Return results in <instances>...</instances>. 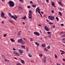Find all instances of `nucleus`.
<instances>
[{"mask_svg":"<svg viewBox=\"0 0 65 65\" xmlns=\"http://www.w3.org/2000/svg\"><path fill=\"white\" fill-rule=\"evenodd\" d=\"M30 40V41H33V39L32 38H31Z\"/></svg>","mask_w":65,"mask_h":65,"instance_id":"a19ab883","label":"nucleus"},{"mask_svg":"<svg viewBox=\"0 0 65 65\" xmlns=\"http://www.w3.org/2000/svg\"><path fill=\"white\" fill-rule=\"evenodd\" d=\"M56 19L58 21L59 20V18H58V17H56Z\"/></svg>","mask_w":65,"mask_h":65,"instance_id":"7c9ffc66","label":"nucleus"},{"mask_svg":"<svg viewBox=\"0 0 65 65\" xmlns=\"http://www.w3.org/2000/svg\"><path fill=\"white\" fill-rule=\"evenodd\" d=\"M13 51H15V50H16L14 49V48H13Z\"/></svg>","mask_w":65,"mask_h":65,"instance_id":"0e129e2a","label":"nucleus"},{"mask_svg":"<svg viewBox=\"0 0 65 65\" xmlns=\"http://www.w3.org/2000/svg\"><path fill=\"white\" fill-rule=\"evenodd\" d=\"M49 24L50 25H53V23L52 22H49Z\"/></svg>","mask_w":65,"mask_h":65,"instance_id":"c85d7f7f","label":"nucleus"},{"mask_svg":"<svg viewBox=\"0 0 65 65\" xmlns=\"http://www.w3.org/2000/svg\"><path fill=\"white\" fill-rule=\"evenodd\" d=\"M5 14L4 12H2V14H1V15L2 17H4V16H5Z\"/></svg>","mask_w":65,"mask_h":65,"instance_id":"1a4fd4ad","label":"nucleus"},{"mask_svg":"<svg viewBox=\"0 0 65 65\" xmlns=\"http://www.w3.org/2000/svg\"><path fill=\"white\" fill-rule=\"evenodd\" d=\"M48 37L50 38H51V34H50L49 35H48Z\"/></svg>","mask_w":65,"mask_h":65,"instance_id":"6ab92c4d","label":"nucleus"},{"mask_svg":"<svg viewBox=\"0 0 65 65\" xmlns=\"http://www.w3.org/2000/svg\"><path fill=\"white\" fill-rule=\"evenodd\" d=\"M9 15L10 17H11L12 18H13L15 20H16V19H18V17L17 16L14 15L13 16V15H11V13H9Z\"/></svg>","mask_w":65,"mask_h":65,"instance_id":"f03ea898","label":"nucleus"},{"mask_svg":"<svg viewBox=\"0 0 65 65\" xmlns=\"http://www.w3.org/2000/svg\"><path fill=\"white\" fill-rule=\"evenodd\" d=\"M23 25H25V23L24 22H23Z\"/></svg>","mask_w":65,"mask_h":65,"instance_id":"6e6d98bb","label":"nucleus"},{"mask_svg":"<svg viewBox=\"0 0 65 65\" xmlns=\"http://www.w3.org/2000/svg\"><path fill=\"white\" fill-rule=\"evenodd\" d=\"M47 48L48 49H50V48H51V46H48Z\"/></svg>","mask_w":65,"mask_h":65,"instance_id":"b1692460","label":"nucleus"},{"mask_svg":"<svg viewBox=\"0 0 65 65\" xmlns=\"http://www.w3.org/2000/svg\"><path fill=\"white\" fill-rule=\"evenodd\" d=\"M65 33V32H60V35H61L62 34V33Z\"/></svg>","mask_w":65,"mask_h":65,"instance_id":"393cba45","label":"nucleus"},{"mask_svg":"<svg viewBox=\"0 0 65 65\" xmlns=\"http://www.w3.org/2000/svg\"><path fill=\"white\" fill-rule=\"evenodd\" d=\"M29 13H32V11L31 10H30L29 11Z\"/></svg>","mask_w":65,"mask_h":65,"instance_id":"864d4df0","label":"nucleus"},{"mask_svg":"<svg viewBox=\"0 0 65 65\" xmlns=\"http://www.w3.org/2000/svg\"><path fill=\"white\" fill-rule=\"evenodd\" d=\"M36 13H37V12H38V11H40L41 10L39 8H36Z\"/></svg>","mask_w":65,"mask_h":65,"instance_id":"9d476101","label":"nucleus"},{"mask_svg":"<svg viewBox=\"0 0 65 65\" xmlns=\"http://www.w3.org/2000/svg\"><path fill=\"white\" fill-rule=\"evenodd\" d=\"M62 53L63 54H65V52H64V51H63L62 52Z\"/></svg>","mask_w":65,"mask_h":65,"instance_id":"4d7b16f0","label":"nucleus"},{"mask_svg":"<svg viewBox=\"0 0 65 65\" xmlns=\"http://www.w3.org/2000/svg\"><path fill=\"white\" fill-rule=\"evenodd\" d=\"M9 22H10V23H13V22L12 21L10 20H9Z\"/></svg>","mask_w":65,"mask_h":65,"instance_id":"4c0bfd02","label":"nucleus"},{"mask_svg":"<svg viewBox=\"0 0 65 65\" xmlns=\"http://www.w3.org/2000/svg\"><path fill=\"white\" fill-rule=\"evenodd\" d=\"M26 50L27 51H28L29 50V48H28V47L27 48Z\"/></svg>","mask_w":65,"mask_h":65,"instance_id":"473e14b6","label":"nucleus"},{"mask_svg":"<svg viewBox=\"0 0 65 65\" xmlns=\"http://www.w3.org/2000/svg\"><path fill=\"white\" fill-rule=\"evenodd\" d=\"M5 60L6 61V62H9V61L7 60V59H5Z\"/></svg>","mask_w":65,"mask_h":65,"instance_id":"aec40b11","label":"nucleus"},{"mask_svg":"<svg viewBox=\"0 0 65 65\" xmlns=\"http://www.w3.org/2000/svg\"><path fill=\"white\" fill-rule=\"evenodd\" d=\"M21 2H24V1L23 0H19Z\"/></svg>","mask_w":65,"mask_h":65,"instance_id":"58836bf2","label":"nucleus"},{"mask_svg":"<svg viewBox=\"0 0 65 65\" xmlns=\"http://www.w3.org/2000/svg\"><path fill=\"white\" fill-rule=\"evenodd\" d=\"M62 60L63 61H65V59H62Z\"/></svg>","mask_w":65,"mask_h":65,"instance_id":"680f3d73","label":"nucleus"},{"mask_svg":"<svg viewBox=\"0 0 65 65\" xmlns=\"http://www.w3.org/2000/svg\"><path fill=\"white\" fill-rule=\"evenodd\" d=\"M39 56H40V57H42V56H43L42 54L39 55Z\"/></svg>","mask_w":65,"mask_h":65,"instance_id":"e433bc0d","label":"nucleus"},{"mask_svg":"<svg viewBox=\"0 0 65 65\" xmlns=\"http://www.w3.org/2000/svg\"><path fill=\"white\" fill-rule=\"evenodd\" d=\"M10 40L11 41H12V42H14L15 41L14 40H13L12 39H11Z\"/></svg>","mask_w":65,"mask_h":65,"instance_id":"f3484780","label":"nucleus"},{"mask_svg":"<svg viewBox=\"0 0 65 65\" xmlns=\"http://www.w3.org/2000/svg\"><path fill=\"white\" fill-rule=\"evenodd\" d=\"M65 37V34L61 36V37Z\"/></svg>","mask_w":65,"mask_h":65,"instance_id":"c9c22d12","label":"nucleus"},{"mask_svg":"<svg viewBox=\"0 0 65 65\" xmlns=\"http://www.w3.org/2000/svg\"><path fill=\"white\" fill-rule=\"evenodd\" d=\"M28 15L30 17H31L32 16V13H29L28 14Z\"/></svg>","mask_w":65,"mask_h":65,"instance_id":"a211bd4d","label":"nucleus"},{"mask_svg":"<svg viewBox=\"0 0 65 65\" xmlns=\"http://www.w3.org/2000/svg\"><path fill=\"white\" fill-rule=\"evenodd\" d=\"M43 61L44 63H46V60L44 59H43Z\"/></svg>","mask_w":65,"mask_h":65,"instance_id":"bb28decb","label":"nucleus"},{"mask_svg":"<svg viewBox=\"0 0 65 65\" xmlns=\"http://www.w3.org/2000/svg\"><path fill=\"white\" fill-rule=\"evenodd\" d=\"M30 3H33V2H32L31 1H30Z\"/></svg>","mask_w":65,"mask_h":65,"instance_id":"69168bd1","label":"nucleus"},{"mask_svg":"<svg viewBox=\"0 0 65 65\" xmlns=\"http://www.w3.org/2000/svg\"><path fill=\"white\" fill-rule=\"evenodd\" d=\"M14 59H16V60H17V59H18L16 57H14Z\"/></svg>","mask_w":65,"mask_h":65,"instance_id":"13d9d810","label":"nucleus"},{"mask_svg":"<svg viewBox=\"0 0 65 65\" xmlns=\"http://www.w3.org/2000/svg\"><path fill=\"white\" fill-rule=\"evenodd\" d=\"M8 3L9 4L10 7H13L14 6V4L13 2L10 1L8 2Z\"/></svg>","mask_w":65,"mask_h":65,"instance_id":"f257e3e1","label":"nucleus"},{"mask_svg":"<svg viewBox=\"0 0 65 65\" xmlns=\"http://www.w3.org/2000/svg\"><path fill=\"white\" fill-rule=\"evenodd\" d=\"M44 51H45V52H47L48 51V50L47 49H46V48H45L44 49Z\"/></svg>","mask_w":65,"mask_h":65,"instance_id":"2eb2a0df","label":"nucleus"},{"mask_svg":"<svg viewBox=\"0 0 65 65\" xmlns=\"http://www.w3.org/2000/svg\"><path fill=\"white\" fill-rule=\"evenodd\" d=\"M20 32H19L18 34V36H20Z\"/></svg>","mask_w":65,"mask_h":65,"instance_id":"c756f323","label":"nucleus"},{"mask_svg":"<svg viewBox=\"0 0 65 65\" xmlns=\"http://www.w3.org/2000/svg\"><path fill=\"white\" fill-rule=\"evenodd\" d=\"M44 29L45 30H46L47 31H49L50 30L48 27H46V26H45Z\"/></svg>","mask_w":65,"mask_h":65,"instance_id":"423d86ee","label":"nucleus"},{"mask_svg":"<svg viewBox=\"0 0 65 65\" xmlns=\"http://www.w3.org/2000/svg\"><path fill=\"white\" fill-rule=\"evenodd\" d=\"M47 34H51V32H47Z\"/></svg>","mask_w":65,"mask_h":65,"instance_id":"c03bdc74","label":"nucleus"},{"mask_svg":"<svg viewBox=\"0 0 65 65\" xmlns=\"http://www.w3.org/2000/svg\"><path fill=\"white\" fill-rule=\"evenodd\" d=\"M41 13H42V14H43V13H44L43 12L41 11Z\"/></svg>","mask_w":65,"mask_h":65,"instance_id":"e2e57ef3","label":"nucleus"},{"mask_svg":"<svg viewBox=\"0 0 65 65\" xmlns=\"http://www.w3.org/2000/svg\"><path fill=\"white\" fill-rule=\"evenodd\" d=\"M5 17V16H4V17H2V18H4L5 19H6V17Z\"/></svg>","mask_w":65,"mask_h":65,"instance_id":"3c124183","label":"nucleus"},{"mask_svg":"<svg viewBox=\"0 0 65 65\" xmlns=\"http://www.w3.org/2000/svg\"><path fill=\"white\" fill-rule=\"evenodd\" d=\"M35 43H36V45H37V48H38V47L39 45V44L37 42H36Z\"/></svg>","mask_w":65,"mask_h":65,"instance_id":"ddd939ff","label":"nucleus"},{"mask_svg":"<svg viewBox=\"0 0 65 65\" xmlns=\"http://www.w3.org/2000/svg\"><path fill=\"white\" fill-rule=\"evenodd\" d=\"M18 43H20L21 44H23L25 43V42L22 39H21L20 40H18L17 41Z\"/></svg>","mask_w":65,"mask_h":65,"instance_id":"7ed1b4c3","label":"nucleus"},{"mask_svg":"<svg viewBox=\"0 0 65 65\" xmlns=\"http://www.w3.org/2000/svg\"><path fill=\"white\" fill-rule=\"evenodd\" d=\"M22 47V48H25V46H21Z\"/></svg>","mask_w":65,"mask_h":65,"instance_id":"49530a36","label":"nucleus"},{"mask_svg":"<svg viewBox=\"0 0 65 65\" xmlns=\"http://www.w3.org/2000/svg\"><path fill=\"white\" fill-rule=\"evenodd\" d=\"M2 57H3V58H4V55H3L2 54Z\"/></svg>","mask_w":65,"mask_h":65,"instance_id":"052dcab7","label":"nucleus"},{"mask_svg":"<svg viewBox=\"0 0 65 65\" xmlns=\"http://www.w3.org/2000/svg\"><path fill=\"white\" fill-rule=\"evenodd\" d=\"M41 46H42V47H44L45 46V44H43L41 45Z\"/></svg>","mask_w":65,"mask_h":65,"instance_id":"4468645a","label":"nucleus"},{"mask_svg":"<svg viewBox=\"0 0 65 65\" xmlns=\"http://www.w3.org/2000/svg\"><path fill=\"white\" fill-rule=\"evenodd\" d=\"M55 58H57V55H55Z\"/></svg>","mask_w":65,"mask_h":65,"instance_id":"ea45409f","label":"nucleus"},{"mask_svg":"<svg viewBox=\"0 0 65 65\" xmlns=\"http://www.w3.org/2000/svg\"><path fill=\"white\" fill-rule=\"evenodd\" d=\"M6 35L4 34V37H6Z\"/></svg>","mask_w":65,"mask_h":65,"instance_id":"5fc2aeb1","label":"nucleus"},{"mask_svg":"<svg viewBox=\"0 0 65 65\" xmlns=\"http://www.w3.org/2000/svg\"><path fill=\"white\" fill-rule=\"evenodd\" d=\"M46 21L47 22H49L50 21L48 20L47 19L46 20Z\"/></svg>","mask_w":65,"mask_h":65,"instance_id":"bf43d9fd","label":"nucleus"},{"mask_svg":"<svg viewBox=\"0 0 65 65\" xmlns=\"http://www.w3.org/2000/svg\"><path fill=\"white\" fill-rule=\"evenodd\" d=\"M32 7H35L36 6L35 5H32Z\"/></svg>","mask_w":65,"mask_h":65,"instance_id":"412c9836","label":"nucleus"},{"mask_svg":"<svg viewBox=\"0 0 65 65\" xmlns=\"http://www.w3.org/2000/svg\"><path fill=\"white\" fill-rule=\"evenodd\" d=\"M28 18H29V19H32V17H31L29 16L28 17Z\"/></svg>","mask_w":65,"mask_h":65,"instance_id":"37998d69","label":"nucleus"},{"mask_svg":"<svg viewBox=\"0 0 65 65\" xmlns=\"http://www.w3.org/2000/svg\"><path fill=\"white\" fill-rule=\"evenodd\" d=\"M61 25H62V26H64V25L63 24H61Z\"/></svg>","mask_w":65,"mask_h":65,"instance_id":"774afa93","label":"nucleus"},{"mask_svg":"<svg viewBox=\"0 0 65 65\" xmlns=\"http://www.w3.org/2000/svg\"><path fill=\"white\" fill-rule=\"evenodd\" d=\"M18 64H19V65H22V64H21V63H18Z\"/></svg>","mask_w":65,"mask_h":65,"instance_id":"603ef678","label":"nucleus"},{"mask_svg":"<svg viewBox=\"0 0 65 65\" xmlns=\"http://www.w3.org/2000/svg\"><path fill=\"white\" fill-rule=\"evenodd\" d=\"M31 62H34V60H31Z\"/></svg>","mask_w":65,"mask_h":65,"instance_id":"a18cd8bd","label":"nucleus"},{"mask_svg":"<svg viewBox=\"0 0 65 65\" xmlns=\"http://www.w3.org/2000/svg\"><path fill=\"white\" fill-rule=\"evenodd\" d=\"M48 18L49 19H50L51 20V21H54L55 19V17L53 16H49L48 17Z\"/></svg>","mask_w":65,"mask_h":65,"instance_id":"20e7f679","label":"nucleus"},{"mask_svg":"<svg viewBox=\"0 0 65 65\" xmlns=\"http://www.w3.org/2000/svg\"><path fill=\"white\" fill-rule=\"evenodd\" d=\"M19 53H20V55H23V53H24V51L21 49H19Z\"/></svg>","mask_w":65,"mask_h":65,"instance_id":"39448f33","label":"nucleus"},{"mask_svg":"<svg viewBox=\"0 0 65 65\" xmlns=\"http://www.w3.org/2000/svg\"><path fill=\"white\" fill-rule=\"evenodd\" d=\"M4 21H3L2 23V24H4Z\"/></svg>","mask_w":65,"mask_h":65,"instance_id":"338daca9","label":"nucleus"},{"mask_svg":"<svg viewBox=\"0 0 65 65\" xmlns=\"http://www.w3.org/2000/svg\"><path fill=\"white\" fill-rule=\"evenodd\" d=\"M34 34H35L36 35H37V36H39V34L37 32H34Z\"/></svg>","mask_w":65,"mask_h":65,"instance_id":"6e6552de","label":"nucleus"},{"mask_svg":"<svg viewBox=\"0 0 65 65\" xmlns=\"http://www.w3.org/2000/svg\"><path fill=\"white\" fill-rule=\"evenodd\" d=\"M21 62L23 63V64H25V62L24 61V60L21 59Z\"/></svg>","mask_w":65,"mask_h":65,"instance_id":"f8f14e48","label":"nucleus"},{"mask_svg":"<svg viewBox=\"0 0 65 65\" xmlns=\"http://www.w3.org/2000/svg\"><path fill=\"white\" fill-rule=\"evenodd\" d=\"M17 9L18 10H21L22 9V8H18Z\"/></svg>","mask_w":65,"mask_h":65,"instance_id":"72a5a7b5","label":"nucleus"},{"mask_svg":"<svg viewBox=\"0 0 65 65\" xmlns=\"http://www.w3.org/2000/svg\"><path fill=\"white\" fill-rule=\"evenodd\" d=\"M46 2H47V3H48L49 2V0H46Z\"/></svg>","mask_w":65,"mask_h":65,"instance_id":"8fccbe9b","label":"nucleus"},{"mask_svg":"<svg viewBox=\"0 0 65 65\" xmlns=\"http://www.w3.org/2000/svg\"><path fill=\"white\" fill-rule=\"evenodd\" d=\"M28 56L29 57H32V55H31L30 54H28Z\"/></svg>","mask_w":65,"mask_h":65,"instance_id":"4be33fe9","label":"nucleus"},{"mask_svg":"<svg viewBox=\"0 0 65 65\" xmlns=\"http://www.w3.org/2000/svg\"><path fill=\"white\" fill-rule=\"evenodd\" d=\"M52 6H53L54 5H55V4H54V2H52Z\"/></svg>","mask_w":65,"mask_h":65,"instance_id":"cd10ccee","label":"nucleus"},{"mask_svg":"<svg viewBox=\"0 0 65 65\" xmlns=\"http://www.w3.org/2000/svg\"><path fill=\"white\" fill-rule=\"evenodd\" d=\"M22 19L25 20L26 19V16L23 17L22 18Z\"/></svg>","mask_w":65,"mask_h":65,"instance_id":"dca6fc26","label":"nucleus"},{"mask_svg":"<svg viewBox=\"0 0 65 65\" xmlns=\"http://www.w3.org/2000/svg\"><path fill=\"white\" fill-rule=\"evenodd\" d=\"M59 10H60V11H62L63 10V9L62 8H60L59 9Z\"/></svg>","mask_w":65,"mask_h":65,"instance_id":"2f4dec72","label":"nucleus"},{"mask_svg":"<svg viewBox=\"0 0 65 65\" xmlns=\"http://www.w3.org/2000/svg\"><path fill=\"white\" fill-rule=\"evenodd\" d=\"M62 40H63V41H65V38H64L62 39Z\"/></svg>","mask_w":65,"mask_h":65,"instance_id":"de8ad7c7","label":"nucleus"},{"mask_svg":"<svg viewBox=\"0 0 65 65\" xmlns=\"http://www.w3.org/2000/svg\"><path fill=\"white\" fill-rule=\"evenodd\" d=\"M58 3L59 4H60V5H62V3H60V2H58Z\"/></svg>","mask_w":65,"mask_h":65,"instance_id":"5701e85b","label":"nucleus"},{"mask_svg":"<svg viewBox=\"0 0 65 65\" xmlns=\"http://www.w3.org/2000/svg\"><path fill=\"white\" fill-rule=\"evenodd\" d=\"M23 39H24L25 40V41H26V39H25V38L23 37Z\"/></svg>","mask_w":65,"mask_h":65,"instance_id":"09e8293b","label":"nucleus"},{"mask_svg":"<svg viewBox=\"0 0 65 65\" xmlns=\"http://www.w3.org/2000/svg\"><path fill=\"white\" fill-rule=\"evenodd\" d=\"M52 13H55V11L54 10H52Z\"/></svg>","mask_w":65,"mask_h":65,"instance_id":"a878e982","label":"nucleus"},{"mask_svg":"<svg viewBox=\"0 0 65 65\" xmlns=\"http://www.w3.org/2000/svg\"><path fill=\"white\" fill-rule=\"evenodd\" d=\"M27 7L28 8H31V7L30 6H28Z\"/></svg>","mask_w":65,"mask_h":65,"instance_id":"79ce46f5","label":"nucleus"},{"mask_svg":"<svg viewBox=\"0 0 65 65\" xmlns=\"http://www.w3.org/2000/svg\"><path fill=\"white\" fill-rule=\"evenodd\" d=\"M58 15H60V16H62V13L61 12L59 11L58 12Z\"/></svg>","mask_w":65,"mask_h":65,"instance_id":"9b49d317","label":"nucleus"},{"mask_svg":"<svg viewBox=\"0 0 65 65\" xmlns=\"http://www.w3.org/2000/svg\"><path fill=\"white\" fill-rule=\"evenodd\" d=\"M43 59H45V60L46 59V57L45 56H44L43 57Z\"/></svg>","mask_w":65,"mask_h":65,"instance_id":"f704fd0d","label":"nucleus"},{"mask_svg":"<svg viewBox=\"0 0 65 65\" xmlns=\"http://www.w3.org/2000/svg\"><path fill=\"white\" fill-rule=\"evenodd\" d=\"M13 54H15L16 55V56H20V55L18 53L15 52L14 51L13 52Z\"/></svg>","mask_w":65,"mask_h":65,"instance_id":"0eeeda50","label":"nucleus"}]
</instances>
